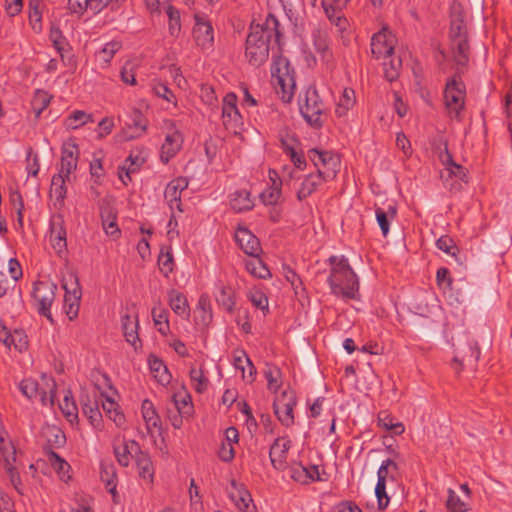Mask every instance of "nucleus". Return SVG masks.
Wrapping results in <instances>:
<instances>
[{
    "instance_id": "nucleus-41",
    "label": "nucleus",
    "mask_w": 512,
    "mask_h": 512,
    "mask_svg": "<svg viewBox=\"0 0 512 512\" xmlns=\"http://www.w3.org/2000/svg\"><path fill=\"white\" fill-rule=\"evenodd\" d=\"M82 412L88 418L91 425L95 428L100 427L102 423V415L99 410L97 401H91L88 397L86 401H81Z\"/></svg>"
},
{
    "instance_id": "nucleus-58",
    "label": "nucleus",
    "mask_w": 512,
    "mask_h": 512,
    "mask_svg": "<svg viewBox=\"0 0 512 512\" xmlns=\"http://www.w3.org/2000/svg\"><path fill=\"white\" fill-rule=\"evenodd\" d=\"M266 366L267 367L264 370V376L268 382V388L276 392L281 386V382L279 381L280 370L275 366L268 364Z\"/></svg>"
},
{
    "instance_id": "nucleus-49",
    "label": "nucleus",
    "mask_w": 512,
    "mask_h": 512,
    "mask_svg": "<svg viewBox=\"0 0 512 512\" xmlns=\"http://www.w3.org/2000/svg\"><path fill=\"white\" fill-rule=\"evenodd\" d=\"M356 102L355 92L352 88H345L343 90L342 96L337 104L335 113L338 117H342L346 115L348 110H350Z\"/></svg>"
},
{
    "instance_id": "nucleus-32",
    "label": "nucleus",
    "mask_w": 512,
    "mask_h": 512,
    "mask_svg": "<svg viewBox=\"0 0 512 512\" xmlns=\"http://www.w3.org/2000/svg\"><path fill=\"white\" fill-rule=\"evenodd\" d=\"M251 194L247 190L235 191L230 195V206L236 212H244L252 210L254 202L251 199Z\"/></svg>"
},
{
    "instance_id": "nucleus-37",
    "label": "nucleus",
    "mask_w": 512,
    "mask_h": 512,
    "mask_svg": "<svg viewBox=\"0 0 512 512\" xmlns=\"http://www.w3.org/2000/svg\"><path fill=\"white\" fill-rule=\"evenodd\" d=\"M135 462L138 468L139 476L151 483L154 477V468L148 453H145L141 450L140 453H138L136 456Z\"/></svg>"
},
{
    "instance_id": "nucleus-19",
    "label": "nucleus",
    "mask_w": 512,
    "mask_h": 512,
    "mask_svg": "<svg viewBox=\"0 0 512 512\" xmlns=\"http://www.w3.org/2000/svg\"><path fill=\"white\" fill-rule=\"evenodd\" d=\"M235 239L243 252L249 256L255 257L261 251L259 239L247 228H238Z\"/></svg>"
},
{
    "instance_id": "nucleus-29",
    "label": "nucleus",
    "mask_w": 512,
    "mask_h": 512,
    "mask_svg": "<svg viewBox=\"0 0 512 512\" xmlns=\"http://www.w3.org/2000/svg\"><path fill=\"white\" fill-rule=\"evenodd\" d=\"M444 149L440 151L438 157L439 160L443 165L446 166V168L450 171V174L454 175L455 177L464 180L466 178V169L457 164L451 155V153L448 150V143L447 141L443 142Z\"/></svg>"
},
{
    "instance_id": "nucleus-8",
    "label": "nucleus",
    "mask_w": 512,
    "mask_h": 512,
    "mask_svg": "<svg viewBox=\"0 0 512 512\" xmlns=\"http://www.w3.org/2000/svg\"><path fill=\"white\" fill-rule=\"evenodd\" d=\"M261 29L252 30L246 39L245 55L250 63H264L269 56V42L259 35Z\"/></svg>"
},
{
    "instance_id": "nucleus-11",
    "label": "nucleus",
    "mask_w": 512,
    "mask_h": 512,
    "mask_svg": "<svg viewBox=\"0 0 512 512\" xmlns=\"http://www.w3.org/2000/svg\"><path fill=\"white\" fill-rule=\"evenodd\" d=\"M272 76L276 79L281 89V99L289 103L294 96L296 81L293 66H272Z\"/></svg>"
},
{
    "instance_id": "nucleus-43",
    "label": "nucleus",
    "mask_w": 512,
    "mask_h": 512,
    "mask_svg": "<svg viewBox=\"0 0 512 512\" xmlns=\"http://www.w3.org/2000/svg\"><path fill=\"white\" fill-rule=\"evenodd\" d=\"M102 407L116 426L122 427L125 424V415L120 410L118 403H116L112 398L106 396L105 402L102 403Z\"/></svg>"
},
{
    "instance_id": "nucleus-5",
    "label": "nucleus",
    "mask_w": 512,
    "mask_h": 512,
    "mask_svg": "<svg viewBox=\"0 0 512 512\" xmlns=\"http://www.w3.org/2000/svg\"><path fill=\"white\" fill-rule=\"evenodd\" d=\"M300 113L305 121L314 129L324 125V103L315 88H309L305 94V103L300 105Z\"/></svg>"
},
{
    "instance_id": "nucleus-57",
    "label": "nucleus",
    "mask_w": 512,
    "mask_h": 512,
    "mask_svg": "<svg viewBox=\"0 0 512 512\" xmlns=\"http://www.w3.org/2000/svg\"><path fill=\"white\" fill-rule=\"evenodd\" d=\"M446 507L450 512H466L467 504L463 502L455 491L451 488L448 489V498L446 501Z\"/></svg>"
},
{
    "instance_id": "nucleus-13",
    "label": "nucleus",
    "mask_w": 512,
    "mask_h": 512,
    "mask_svg": "<svg viewBox=\"0 0 512 512\" xmlns=\"http://www.w3.org/2000/svg\"><path fill=\"white\" fill-rule=\"evenodd\" d=\"M394 42V36L387 28L375 33L371 39V52L375 59L380 60L389 57L393 52Z\"/></svg>"
},
{
    "instance_id": "nucleus-4",
    "label": "nucleus",
    "mask_w": 512,
    "mask_h": 512,
    "mask_svg": "<svg viewBox=\"0 0 512 512\" xmlns=\"http://www.w3.org/2000/svg\"><path fill=\"white\" fill-rule=\"evenodd\" d=\"M410 325L421 337L425 339H438L443 332L444 319L440 311H430L428 314L414 313Z\"/></svg>"
},
{
    "instance_id": "nucleus-45",
    "label": "nucleus",
    "mask_w": 512,
    "mask_h": 512,
    "mask_svg": "<svg viewBox=\"0 0 512 512\" xmlns=\"http://www.w3.org/2000/svg\"><path fill=\"white\" fill-rule=\"evenodd\" d=\"M4 442V438L0 435V444ZM0 451L5 462V469L9 475L10 482L19 494H23L22 483L16 468L11 464L9 456L5 454V449L0 446Z\"/></svg>"
},
{
    "instance_id": "nucleus-59",
    "label": "nucleus",
    "mask_w": 512,
    "mask_h": 512,
    "mask_svg": "<svg viewBox=\"0 0 512 512\" xmlns=\"http://www.w3.org/2000/svg\"><path fill=\"white\" fill-rule=\"evenodd\" d=\"M120 47L121 45L118 42L107 43L100 51L97 52L96 56L98 61L109 63Z\"/></svg>"
},
{
    "instance_id": "nucleus-55",
    "label": "nucleus",
    "mask_w": 512,
    "mask_h": 512,
    "mask_svg": "<svg viewBox=\"0 0 512 512\" xmlns=\"http://www.w3.org/2000/svg\"><path fill=\"white\" fill-rule=\"evenodd\" d=\"M88 121H92V115L87 114L82 110H75L71 113V115L66 119V126L71 129H77Z\"/></svg>"
},
{
    "instance_id": "nucleus-10",
    "label": "nucleus",
    "mask_w": 512,
    "mask_h": 512,
    "mask_svg": "<svg viewBox=\"0 0 512 512\" xmlns=\"http://www.w3.org/2000/svg\"><path fill=\"white\" fill-rule=\"evenodd\" d=\"M444 98L446 107L450 113H455V117L460 120V113L464 108L465 85L461 80L453 77L446 83Z\"/></svg>"
},
{
    "instance_id": "nucleus-44",
    "label": "nucleus",
    "mask_w": 512,
    "mask_h": 512,
    "mask_svg": "<svg viewBox=\"0 0 512 512\" xmlns=\"http://www.w3.org/2000/svg\"><path fill=\"white\" fill-rule=\"evenodd\" d=\"M180 141L181 136L178 132L166 136L165 143L162 145V161L168 162L169 158L176 154L180 149Z\"/></svg>"
},
{
    "instance_id": "nucleus-20",
    "label": "nucleus",
    "mask_w": 512,
    "mask_h": 512,
    "mask_svg": "<svg viewBox=\"0 0 512 512\" xmlns=\"http://www.w3.org/2000/svg\"><path fill=\"white\" fill-rule=\"evenodd\" d=\"M78 146L76 144L64 145L61 152V166L57 174L64 175L70 180V174L77 168Z\"/></svg>"
},
{
    "instance_id": "nucleus-39",
    "label": "nucleus",
    "mask_w": 512,
    "mask_h": 512,
    "mask_svg": "<svg viewBox=\"0 0 512 512\" xmlns=\"http://www.w3.org/2000/svg\"><path fill=\"white\" fill-rule=\"evenodd\" d=\"M343 8H337L333 5L324 6L325 14L332 24H334L337 30L343 34L347 31L349 26L348 20L342 13Z\"/></svg>"
},
{
    "instance_id": "nucleus-46",
    "label": "nucleus",
    "mask_w": 512,
    "mask_h": 512,
    "mask_svg": "<svg viewBox=\"0 0 512 512\" xmlns=\"http://www.w3.org/2000/svg\"><path fill=\"white\" fill-rule=\"evenodd\" d=\"M42 0H29V23L35 32L42 30Z\"/></svg>"
},
{
    "instance_id": "nucleus-24",
    "label": "nucleus",
    "mask_w": 512,
    "mask_h": 512,
    "mask_svg": "<svg viewBox=\"0 0 512 512\" xmlns=\"http://www.w3.org/2000/svg\"><path fill=\"white\" fill-rule=\"evenodd\" d=\"M188 186V182L184 178H177L171 181L164 192V196L169 202L170 208H174V204L179 211L181 209V192L186 189Z\"/></svg>"
},
{
    "instance_id": "nucleus-52",
    "label": "nucleus",
    "mask_w": 512,
    "mask_h": 512,
    "mask_svg": "<svg viewBox=\"0 0 512 512\" xmlns=\"http://www.w3.org/2000/svg\"><path fill=\"white\" fill-rule=\"evenodd\" d=\"M378 425L387 431H392L396 435H401L405 428L401 422L393 423V417L388 411H380L378 413Z\"/></svg>"
},
{
    "instance_id": "nucleus-9",
    "label": "nucleus",
    "mask_w": 512,
    "mask_h": 512,
    "mask_svg": "<svg viewBox=\"0 0 512 512\" xmlns=\"http://www.w3.org/2000/svg\"><path fill=\"white\" fill-rule=\"evenodd\" d=\"M308 157L316 167L319 168L320 165L323 167L322 176L325 181L335 178L340 167L338 155L331 151L312 148L308 151Z\"/></svg>"
},
{
    "instance_id": "nucleus-56",
    "label": "nucleus",
    "mask_w": 512,
    "mask_h": 512,
    "mask_svg": "<svg viewBox=\"0 0 512 512\" xmlns=\"http://www.w3.org/2000/svg\"><path fill=\"white\" fill-rule=\"evenodd\" d=\"M165 10L169 18V32L172 36H175L181 29L180 12L172 5H168Z\"/></svg>"
},
{
    "instance_id": "nucleus-21",
    "label": "nucleus",
    "mask_w": 512,
    "mask_h": 512,
    "mask_svg": "<svg viewBox=\"0 0 512 512\" xmlns=\"http://www.w3.org/2000/svg\"><path fill=\"white\" fill-rule=\"evenodd\" d=\"M50 241L54 250L61 256V253L67 251L66 229L64 220L58 216L50 223Z\"/></svg>"
},
{
    "instance_id": "nucleus-15",
    "label": "nucleus",
    "mask_w": 512,
    "mask_h": 512,
    "mask_svg": "<svg viewBox=\"0 0 512 512\" xmlns=\"http://www.w3.org/2000/svg\"><path fill=\"white\" fill-rule=\"evenodd\" d=\"M233 490L229 493L231 500L235 503L238 509L242 512H257L256 506L250 492L242 483H237L236 480H231Z\"/></svg>"
},
{
    "instance_id": "nucleus-63",
    "label": "nucleus",
    "mask_w": 512,
    "mask_h": 512,
    "mask_svg": "<svg viewBox=\"0 0 512 512\" xmlns=\"http://www.w3.org/2000/svg\"><path fill=\"white\" fill-rule=\"evenodd\" d=\"M375 495L378 501V509L384 510L388 506L390 498L386 493V483L383 480H377Z\"/></svg>"
},
{
    "instance_id": "nucleus-40",
    "label": "nucleus",
    "mask_w": 512,
    "mask_h": 512,
    "mask_svg": "<svg viewBox=\"0 0 512 512\" xmlns=\"http://www.w3.org/2000/svg\"><path fill=\"white\" fill-rule=\"evenodd\" d=\"M285 470H287L290 478L298 483L307 484L311 481H315L314 475L311 474L310 470L301 463H293L290 466L287 465Z\"/></svg>"
},
{
    "instance_id": "nucleus-47",
    "label": "nucleus",
    "mask_w": 512,
    "mask_h": 512,
    "mask_svg": "<svg viewBox=\"0 0 512 512\" xmlns=\"http://www.w3.org/2000/svg\"><path fill=\"white\" fill-rule=\"evenodd\" d=\"M172 407L175 410L180 411L182 415L190 417L193 414L194 408L191 396L188 393L184 395L178 393L172 396Z\"/></svg>"
},
{
    "instance_id": "nucleus-26",
    "label": "nucleus",
    "mask_w": 512,
    "mask_h": 512,
    "mask_svg": "<svg viewBox=\"0 0 512 512\" xmlns=\"http://www.w3.org/2000/svg\"><path fill=\"white\" fill-rule=\"evenodd\" d=\"M222 117L224 125H227V121L238 123L242 118L237 108V95L233 92L227 93L223 98Z\"/></svg>"
},
{
    "instance_id": "nucleus-54",
    "label": "nucleus",
    "mask_w": 512,
    "mask_h": 512,
    "mask_svg": "<svg viewBox=\"0 0 512 512\" xmlns=\"http://www.w3.org/2000/svg\"><path fill=\"white\" fill-rule=\"evenodd\" d=\"M436 246L439 250L450 254L451 256L455 257L457 262L460 263V260L458 259L457 255L459 254L460 250L458 246L456 245L455 241L448 235L441 236L436 241Z\"/></svg>"
},
{
    "instance_id": "nucleus-2",
    "label": "nucleus",
    "mask_w": 512,
    "mask_h": 512,
    "mask_svg": "<svg viewBox=\"0 0 512 512\" xmlns=\"http://www.w3.org/2000/svg\"><path fill=\"white\" fill-rule=\"evenodd\" d=\"M511 234L497 230L490 234L473 252V262L477 269L487 270L497 265L511 244Z\"/></svg>"
},
{
    "instance_id": "nucleus-3",
    "label": "nucleus",
    "mask_w": 512,
    "mask_h": 512,
    "mask_svg": "<svg viewBox=\"0 0 512 512\" xmlns=\"http://www.w3.org/2000/svg\"><path fill=\"white\" fill-rule=\"evenodd\" d=\"M450 10V49L455 64H467L470 61V47L464 10L462 5L456 1L452 3Z\"/></svg>"
},
{
    "instance_id": "nucleus-33",
    "label": "nucleus",
    "mask_w": 512,
    "mask_h": 512,
    "mask_svg": "<svg viewBox=\"0 0 512 512\" xmlns=\"http://www.w3.org/2000/svg\"><path fill=\"white\" fill-rule=\"evenodd\" d=\"M169 305L171 309L179 316L188 318L190 316V307L186 296L177 290L169 291Z\"/></svg>"
},
{
    "instance_id": "nucleus-28",
    "label": "nucleus",
    "mask_w": 512,
    "mask_h": 512,
    "mask_svg": "<svg viewBox=\"0 0 512 512\" xmlns=\"http://www.w3.org/2000/svg\"><path fill=\"white\" fill-rule=\"evenodd\" d=\"M42 436L46 439L44 448H61L66 443L64 432L57 426L47 425L42 429Z\"/></svg>"
},
{
    "instance_id": "nucleus-64",
    "label": "nucleus",
    "mask_w": 512,
    "mask_h": 512,
    "mask_svg": "<svg viewBox=\"0 0 512 512\" xmlns=\"http://www.w3.org/2000/svg\"><path fill=\"white\" fill-rule=\"evenodd\" d=\"M100 479L106 487L116 482V470L113 464L101 463Z\"/></svg>"
},
{
    "instance_id": "nucleus-18",
    "label": "nucleus",
    "mask_w": 512,
    "mask_h": 512,
    "mask_svg": "<svg viewBox=\"0 0 512 512\" xmlns=\"http://www.w3.org/2000/svg\"><path fill=\"white\" fill-rule=\"evenodd\" d=\"M290 448V440L284 438L275 439L270 447L269 457L271 464L278 471H284L287 468V454Z\"/></svg>"
},
{
    "instance_id": "nucleus-22",
    "label": "nucleus",
    "mask_w": 512,
    "mask_h": 512,
    "mask_svg": "<svg viewBox=\"0 0 512 512\" xmlns=\"http://www.w3.org/2000/svg\"><path fill=\"white\" fill-rule=\"evenodd\" d=\"M313 44L316 55H313L314 62H322L328 64L333 60L332 51L330 49L326 33L317 30L313 33Z\"/></svg>"
},
{
    "instance_id": "nucleus-61",
    "label": "nucleus",
    "mask_w": 512,
    "mask_h": 512,
    "mask_svg": "<svg viewBox=\"0 0 512 512\" xmlns=\"http://www.w3.org/2000/svg\"><path fill=\"white\" fill-rule=\"evenodd\" d=\"M11 342H13V347L20 353L28 349V336L23 329H15L13 331Z\"/></svg>"
},
{
    "instance_id": "nucleus-51",
    "label": "nucleus",
    "mask_w": 512,
    "mask_h": 512,
    "mask_svg": "<svg viewBox=\"0 0 512 512\" xmlns=\"http://www.w3.org/2000/svg\"><path fill=\"white\" fill-rule=\"evenodd\" d=\"M51 99L52 96L49 95L47 92L43 90H36L31 100V108L36 118H39L43 110H45L48 107Z\"/></svg>"
},
{
    "instance_id": "nucleus-48",
    "label": "nucleus",
    "mask_w": 512,
    "mask_h": 512,
    "mask_svg": "<svg viewBox=\"0 0 512 512\" xmlns=\"http://www.w3.org/2000/svg\"><path fill=\"white\" fill-rule=\"evenodd\" d=\"M216 302L219 306H222L226 311L232 313L235 306L234 292L229 286H220L219 292L215 296Z\"/></svg>"
},
{
    "instance_id": "nucleus-60",
    "label": "nucleus",
    "mask_w": 512,
    "mask_h": 512,
    "mask_svg": "<svg viewBox=\"0 0 512 512\" xmlns=\"http://www.w3.org/2000/svg\"><path fill=\"white\" fill-rule=\"evenodd\" d=\"M190 378L192 381L196 382L195 390L197 393H203L208 386V379L204 376L203 369H196L195 367H191L190 369Z\"/></svg>"
},
{
    "instance_id": "nucleus-38",
    "label": "nucleus",
    "mask_w": 512,
    "mask_h": 512,
    "mask_svg": "<svg viewBox=\"0 0 512 512\" xmlns=\"http://www.w3.org/2000/svg\"><path fill=\"white\" fill-rule=\"evenodd\" d=\"M148 363L151 372L154 374V377L159 383L168 384L170 382L171 375L169 374L166 365L161 359L155 355H150Z\"/></svg>"
},
{
    "instance_id": "nucleus-30",
    "label": "nucleus",
    "mask_w": 512,
    "mask_h": 512,
    "mask_svg": "<svg viewBox=\"0 0 512 512\" xmlns=\"http://www.w3.org/2000/svg\"><path fill=\"white\" fill-rule=\"evenodd\" d=\"M100 216L102 226L107 235L118 238L120 236V229L116 222V213L110 206L101 207Z\"/></svg>"
},
{
    "instance_id": "nucleus-62",
    "label": "nucleus",
    "mask_w": 512,
    "mask_h": 512,
    "mask_svg": "<svg viewBox=\"0 0 512 512\" xmlns=\"http://www.w3.org/2000/svg\"><path fill=\"white\" fill-rule=\"evenodd\" d=\"M281 196L280 187H269L260 194V199L264 205H275L277 204Z\"/></svg>"
},
{
    "instance_id": "nucleus-6",
    "label": "nucleus",
    "mask_w": 512,
    "mask_h": 512,
    "mask_svg": "<svg viewBox=\"0 0 512 512\" xmlns=\"http://www.w3.org/2000/svg\"><path fill=\"white\" fill-rule=\"evenodd\" d=\"M62 287L65 290L64 306L67 308L66 314L70 320H73L78 316L82 296L77 274H69L68 278L63 280Z\"/></svg>"
},
{
    "instance_id": "nucleus-14",
    "label": "nucleus",
    "mask_w": 512,
    "mask_h": 512,
    "mask_svg": "<svg viewBox=\"0 0 512 512\" xmlns=\"http://www.w3.org/2000/svg\"><path fill=\"white\" fill-rule=\"evenodd\" d=\"M195 26L193 36L198 46L203 49L210 48L214 41L213 27L203 15H195Z\"/></svg>"
},
{
    "instance_id": "nucleus-12",
    "label": "nucleus",
    "mask_w": 512,
    "mask_h": 512,
    "mask_svg": "<svg viewBox=\"0 0 512 512\" xmlns=\"http://www.w3.org/2000/svg\"><path fill=\"white\" fill-rule=\"evenodd\" d=\"M296 397L293 391H284L273 403L274 413L282 425L289 427L294 423L293 408Z\"/></svg>"
},
{
    "instance_id": "nucleus-23",
    "label": "nucleus",
    "mask_w": 512,
    "mask_h": 512,
    "mask_svg": "<svg viewBox=\"0 0 512 512\" xmlns=\"http://www.w3.org/2000/svg\"><path fill=\"white\" fill-rule=\"evenodd\" d=\"M20 391L29 399L36 398L40 396V401L43 405H46L48 402L53 405L54 404V391H51L49 398L47 397V393L45 391L39 392V384L35 379L26 378L20 382L19 385Z\"/></svg>"
},
{
    "instance_id": "nucleus-31",
    "label": "nucleus",
    "mask_w": 512,
    "mask_h": 512,
    "mask_svg": "<svg viewBox=\"0 0 512 512\" xmlns=\"http://www.w3.org/2000/svg\"><path fill=\"white\" fill-rule=\"evenodd\" d=\"M121 322L123 334L126 341L129 342L136 349L137 343H141L138 336V319L135 318L133 320L130 315L125 314L122 316Z\"/></svg>"
},
{
    "instance_id": "nucleus-34",
    "label": "nucleus",
    "mask_w": 512,
    "mask_h": 512,
    "mask_svg": "<svg viewBox=\"0 0 512 512\" xmlns=\"http://www.w3.org/2000/svg\"><path fill=\"white\" fill-rule=\"evenodd\" d=\"M323 180L324 179L322 176V169H318V173L316 175H308L301 183V187L297 192L298 200L302 201L306 199L308 196H310L322 183Z\"/></svg>"
},
{
    "instance_id": "nucleus-50",
    "label": "nucleus",
    "mask_w": 512,
    "mask_h": 512,
    "mask_svg": "<svg viewBox=\"0 0 512 512\" xmlns=\"http://www.w3.org/2000/svg\"><path fill=\"white\" fill-rule=\"evenodd\" d=\"M246 269L253 276L260 278V279H267V278L271 277V273H270L268 267L262 261V259L259 257V254L255 257H253L252 260L246 262Z\"/></svg>"
},
{
    "instance_id": "nucleus-25",
    "label": "nucleus",
    "mask_w": 512,
    "mask_h": 512,
    "mask_svg": "<svg viewBox=\"0 0 512 512\" xmlns=\"http://www.w3.org/2000/svg\"><path fill=\"white\" fill-rule=\"evenodd\" d=\"M141 448L137 441L129 440L124 442L122 447H114L115 457L121 466L127 467L130 463V457L136 458Z\"/></svg>"
},
{
    "instance_id": "nucleus-7",
    "label": "nucleus",
    "mask_w": 512,
    "mask_h": 512,
    "mask_svg": "<svg viewBox=\"0 0 512 512\" xmlns=\"http://www.w3.org/2000/svg\"><path fill=\"white\" fill-rule=\"evenodd\" d=\"M57 286L53 283L37 281L34 283L32 296L37 303L38 313L46 317L50 323H53L51 315V305L55 299Z\"/></svg>"
},
{
    "instance_id": "nucleus-53",
    "label": "nucleus",
    "mask_w": 512,
    "mask_h": 512,
    "mask_svg": "<svg viewBox=\"0 0 512 512\" xmlns=\"http://www.w3.org/2000/svg\"><path fill=\"white\" fill-rule=\"evenodd\" d=\"M66 181H68L66 177L61 174H55L51 181L50 195L52 196L54 194L56 196V200L61 203H63L67 193L65 186Z\"/></svg>"
},
{
    "instance_id": "nucleus-35",
    "label": "nucleus",
    "mask_w": 512,
    "mask_h": 512,
    "mask_svg": "<svg viewBox=\"0 0 512 512\" xmlns=\"http://www.w3.org/2000/svg\"><path fill=\"white\" fill-rule=\"evenodd\" d=\"M141 410L143 419L146 423V427L149 432H151L153 428L159 429L161 427L160 417L157 414L153 403L149 399H145L142 402Z\"/></svg>"
},
{
    "instance_id": "nucleus-42",
    "label": "nucleus",
    "mask_w": 512,
    "mask_h": 512,
    "mask_svg": "<svg viewBox=\"0 0 512 512\" xmlns=\"http://www.w3.org/2000/svg\"><path fill=\"white\" fill-rule=\"evenodd\" d=\"M282 148L284 152L290 156L291 161L294 163V166L300 170L304 169L306 167V160L303 156V154L298 153L295 148L293 147V142H295L294 137L290 138H281L280 139Z\"/></svg>"
},
{
    "instance_id": "nucleus-1",
    "label": "nucleus",
    "mask_w": 512,
    "mask_h": 512,
    "mask_svg": "<svg viewBox=\"0 0 512 512\" xmlns=\"http://www.w3.org/2000/svg\"><path fill=\"white\" fill-rule=\"evenodd\" d=\"M328 263L331 269L327 281L331 292L343 298L357 299L359 280L348 259L344 256L337 257L333 255L328 258Z\"/></svg>"
},
{
    "instance_id": "nucleus-17",
    "label": "nucleus",
    "mask_w": 512,
    "mask_h": 512,
    "mask_svg": "<svg viewBox=\"0 0 512 512\" xmlns=\"http://www.w3.org/2000/svg\"><path fill=\"white\" fill-rule=\"evenodd\" d=\"M148 121L143 113L134 109L129 116V120L125 123L126 128L123 130V139L132 140L140 137L146 132Z\"/></svg>"
},
{
    "instance_id": "nucleus-16",
    "label": "nucleus",
    "mask_w": 512,
    "mask_h": 512,
    "mask_svg": "<svg viewBox=\"0 0 512 512\" xmlns=\"http://www.w3.org/2000/svg\"><path fill=\"white\" fill-rule=\"evenodd\" d=\"M251 29H261V31H258L259 35L263 36L269 44L271 41H274L275 44L280 46L282 32L280 30L279 20L274 14L269 13L263 24L252 25Z\"/></svg>"
},
{
    "instance_id": "nucleus-36",
    "label": "nucleus",
    "mask_w": 512,
    "mask_h": 512,
    "mask_svg": "<svg viewBox=\"0 0 512 512\" xmlns=\"http://www.w3.org/2000/svg\"><path fill=\"white\" fill-rule=\"evenodd\" d=\"M456 355L454 356L453 360L455 362H459L461 365L463 362H476L479 360L480 357V348L477 345V343L467 344L463 345L459 348H456Z\"/></svg>"
},
{
    "instance_id": "nucleus-27",
    "label": "nucleus",
    "mask_w": 512,
    "mask_h": 512,
    "mask_svg": "<svg viewBox=\"0 0 512 512\" xmlns=\"http://www.w3.org/2000/svg\"><path fill=\"white\" fill-rule=\"evenodd\" d=\"M213 314L210 298L207 294H202L199 297L196 310H195V321L200 323L203 327L209 326L212 322Z\"/></svg>"
}]
</instances>
